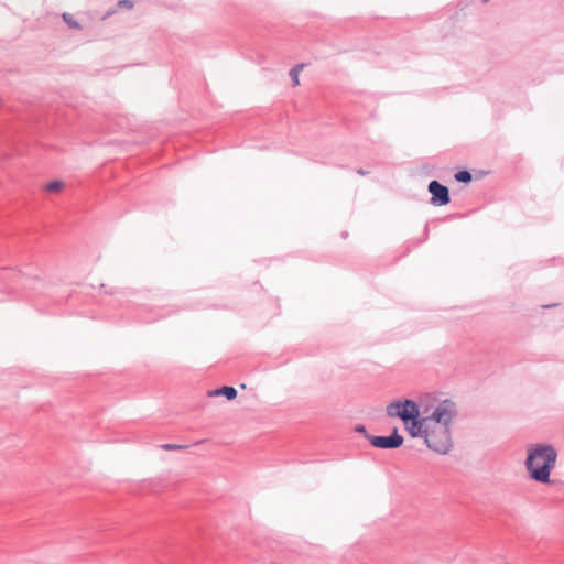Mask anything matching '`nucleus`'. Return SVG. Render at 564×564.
<instances>
[{
    "label": "nucleus",
    "instance_id": "1",
    "mask_svg": "<svg viewBox=\"0 0 564 564\" xmlns=\"http://www.w3.org/2000/svg\"><path fill=\"white\" fill-rule=\"evenodd\" d=\"M386 413L400 419L406 433L412 438L423 440L429 449L441 455L452 449V430L458 416V406L453 400H442L421 412L415 401L401 399L389 403Z\"/></svg>",
    "mask_w": 564,
    "mask_h": 564
},
{
    "label": "nucleus",
    "instance_id": "2",
    "mask_svg": "<svg viewBox=\"0 0 564 564\" xmlns=\"http://www.w3.org/2000/svg\"><path fill=\"white\" fill-rule=\"evenodd\" d=\"M557 452L551 444H534L528 448L525 468L529 476L541 484H547L555 467Z\"/></svg>",
    "mask_w": 564,
    "mask_h": 564
},
{
    "label": "nucleus",
    "instance_id": "3",
    "mask_svg": "<svg viewBox=\"0 0 564 564\" xmlns=\"http://www.w3.org/2000/svg\"><path fill=\"white\" fill-rule=\"evenodd\" d=\"M368 440L377 448H398L403 444V437L397 429L390 436H368Z\"/></svg>",
    "mask_w": 564,
    "mask_h": 564
},
{
    "label": "nucleus",
    "instance_id": "4",
    "mask_svg": "<svg viewBox=\"0 0 564 564\" xmlns=\"http://www.w3.org/2000/svg\"><path fill=\"white\" fill-rule=\"evenodd\" d=\"M429 192L432 194L431 202L434 205H446L449 202L448 188L437 181L429 184Z\"/></svg>",
    "mask_w": 564,
    "mask_h": 564
},
{
    "label": "nucleus",
    "instance_id": "5",
    "mask_svg": "<svg viewBox=\"0 0 564 564\" xmlns=\"http://www.w3.org/2000/svg\"><path fill=\"white\" fill-rule=\"evenodd\" d=\"M209 397L225 395L228 400H232L237 397V390L234 387H221L208 392Z\"/></svg>",
    "mask_w": 564,
    "mask_h": 564
},
{
    "label": "nucleus",
    "instance_id": "6",
    "mask_svg": "<svg viewBox=\"0 0 564 564\" xmlns=\"http://www.w3.org/2000/svg\"><path fill=\"white\" fill-rule=\"evenodd\" d=\"M303 68V65H295L293 68H291L290 70V76L293 80V84L295 86L300 85V73Z\"/></svg>",
    "mask_w": 564,
    "mask_h": 564
},
{
    "label": "nucleus",
    "instance_id": "7",
    "mask_svg": "<svg viewBox=\"0 0 564 564\" xmlns=\"http://www.w3.org/2000/svg\"><path fill=\"white\" fill-rule=\"evenodd\" d=\"M63 188V183L61 181H53V182H50L45 189L50 193H55V192H58L59 189Z\"/></svg>",
    "mask_w": 564,
    "mask_h": 564
},
{
    "label": "nucleus",
    "instance_id": "8",
    "mask_svg": "<svg viewBox=\"0 0 564 564\" xmlns=\"http://www.w3.org/2000/svg\"><path fill=\"white\" fill-rule=\"evenodd\" d=\"M458 182L467 183L471 180V174L468 171H459L455 174Z\"/></svg>",
    "mask_w": 564,
    "mask_h": 564
},
{
    "label": "nucleus",
    "instance_id": "9",
    "mask_svg": "<svg viewBox=\"0 0 564 564\" xmlns=\"http://www.w3.org/2000/svg\"><path fill=\"white\" fill-rule=\"evenodd\" d=\"M63 19L66 23H68L72 28L79 29V24L72 19V17L67 13L63 14Z\"/></svg>",
    "mask_w": 564,
    "mask_h": 564
},
{
    "label": "nucleus",
    "instance_id": "10",
    "mask_svg": "<svg viewBox=\"0 0 564 564\" xmlns=\"http://www.w3.org/2000/svg\"><path fill=\"white\" fill-rule=\"evenodd\" d=\"M161 448L164 451H176V449H182L183 446L177 445V444H163V445H161Z\"/></svg>",
    "mask_w": 564,
    "mask_h": 564
},
{
    "label": "nucleus",
    "instance_id": "11",
    "mask_svg": "<svg viewBox=\"0 0 564 564\" xmlns=\"http://www.w3.org/2000/svg\"><path fill=\"white\" fill-rule=\"evenodd\" d=\"M118 6L122 7V8L131 9L133 7V3L130 0H120Z\"/></svg>",
    "mask_w": 564,
    "mask_h": 564
},
{
    "label": "nucleus",
    "instance_id": "12",
    "mask_svg": "<svg viewBox=\"0 0 564 564\" xmlns=\"http://www.w3.org/2000/svg\"><path fill=\"white\" fill-rule=\"evenodd\" d=\"M355 430H356V432H359V433H365L366 432V429H365L364 425H358V426H356Z\"/></svg>",
    "mask_w": 564,
    "mask_h": 564
}]
</instances>
